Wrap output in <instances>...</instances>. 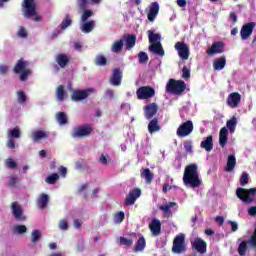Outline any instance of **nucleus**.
I'll return each mask as SVG.
<instances>
[{"instance_id": "nucleus-63", "label": "nucleus", "mask_w": 256, "mask_h": 256, "mask_svg": "<svg viewBox=\"0 0 256 256\" xmlns=\"http://www.w3.org/2000/svg\"><path fill=\"white\" fill-rule=\"evenodd\" d=\"M7 147L8 149H15V141H13V138H9L7 141Z\"/></svg>"}, {"instance_id": "nucleus-28", "label": "nucleus", "mask_w": 256, "mask_h": 256, "mask_svg": "<svg viewBox=\"0 0 256 256\" xmlns=\"http://www.w3.org/2000/svg\"><path fill=\"white\" fill-rule=\"evenodd\" d=\"M47 205H49V195L42 193L37 199V207L38 209H45Z\"/></svg>"}, {"instance_id": "nucleus-57", "label": "nucleus", "mask_w": 256, "mask_h": 256, "mask_svg": "<svg viewBox=\"0 0 256 256\" xmlns=\"http://www.w3.org/2000/svg\"><path fill=\"white\" fill-rule=\"evenodd\" d=\"M111 160L109 159V155L107 154H101L99 158V162L102 163V165H107Z\"/></svg>"}, {"instance_id": "nucleus-13", "label": "nucleus", "mask_w": 256, "mask_h": 256, "mask_svg": "<svg viewBox=\"0 0 256 256\" xmlns=\"http://www.w3.org/2000/svg\"><path fill=\"white\" fill-rule=\"evenodd\" d=\"M174 49L177 50L178 56L182 61H187V59H189V45L185 44V42H176Z\"/></svg>"}, {"instance_id": "nucleus-61", "label": "nucleus", "mask_w": 256, "mask_h": 256, "mask_svg": "<svg viewBox=\"0 0 256 256\" xmlns=\"http://www.w3.org/2000/svg\"><path fill=\"white\" fill-rule=\"evenodd\" d=\"M19 179L17 177H11L8 182V187H15Z\"/></svg>"}, {"instance_id": "nucleus-55", "label": "nucleus", "mask_w": 256, "mask_h": 256, "mask_svg": "<svg viewBox=\"0 0 256 256\" xmlns=\"http://www.w3.org/2000/svg\"><path fill=\"white\" fill-rule=\"evenodd\" d=\"M184 149L186 153H193V143L191 141H185Z\"/></svg>"}, {"instance_id": "nucleus-21", "label": "nucleus", "mask_w": 256, "mask_h": 256, "mask_svg": "<svg viewBox=\"0 0 256 256\" xmlns=\"http://www.w3.org/2000/svg\"><path fill=\"white\" fill-rule=\"evenodd\" d=\"M157 15H159V3L153 2L147 15L148 21H155Z\"/></svg>"}, {"instance_id": "nucleus-6", "label": "nucleus", "mask_w": 256, "mask_h": 256, "mask_svg": "<svg viewBox=\"0 0 256 256\" xmlns=\"http://www.w3.org/2000/svg\"><path fill=\"white\" fill-rule=\"evenodd\" d=\"M187 251V244H185V234L180 233L175 236L173 240L172 253L176 255H181Z\"/></svg>"}, {"instance_id": "nucleus-26", "label": "nucleus", "mask_w": 256, "mask_h": 256, "mask_svg": "<svg viewBox=\"0 0 256 256\" xmlns=\"http://www.w3.org/2000/svg\"><path fill=\"white\" fill-rule=\"evenodd\" d=\"M140 197H141V188H133L129 193V205H135V202Z\"/></svg>"}, {"instance_id": "nucleus-64", "label": "nucleus", "mask_w": 256, "mask_h": 256, "mask_svg": "<svg viewBox=\"0 0 256 256\" xmlns=\"http://www.w3.org/2000/svg\"><path fill=\"white\" fill-rule=\"evenodd\" d=\"M248 215H250L251 217H255V215H256V206H252L248 209Z\"/></svg>"}, {"instance_id": "nucleus-19", "label": "nucleus", "mask_w": 256, "mask_h": 256, "mask_svg": "<svg viewBox=\"0 0 256 256\" xmlns=\"http://www.w3.org/2000/svg\"><path fill=\"white\" fill-rule=\"evenodd\" d=\"M55 61L59 65V67H61V69H65V67L69 65L71 60L69 56H67V54L60 53L56 55Z\"/></svg>"}, {"instance_id": "nucleus-34", "label": "nucleus", "mask_w": 256, "mask_h": 256, "mask_svg": "<svg viewBox=\"0 0 256 256\" xmlns=\"http://www.w3.org/2000/svg\"><path fill=\"white\" fill-rule=\"evenodd\" d=\"M95 29V21L91 20L88 22H84L81 26V31L83 33H91Z\"/></svg>"}, {"instance_id": "nucleus-42", "label": "nucleus", "mask_w": 256, "mask_h": 256, "mask_svg": "<svg viewBox=\"0 0 256 256\" xmlns=\"http://www.w3.org/2000/svg\"><path fill=\"white\" fill-rule=\"evenodd\" d=\"M124 219H125V212L123 211L116 212L113 215V221L115 224L123 223Z\"/></svg>"}, {"instance_id": "nucleus-62", "label": "nucleus", "mask_w": 256, "mask_h": 256, "mask_svg": "<svg viewBox=\"0 0 256 256\" xmlns=\"http://www.w3.org/2000/svg\"><path fill=\"white\" fill-rule=\"evenodd\" d=\"M228 223L231 225L232 233H235V231H237V229H239V225L237 224V222L230 220V221H228Z\"/></svg>"}, {"instance_id": "nucleus-58", "label": "nucleus", "mask_w": 256, "mask_h": 256, "mask_svg": "<svg viewBox=\"0 0 256 256\" xmlns=\"http://www.w3.org/2000/svg\"><path fill=\"white\" fill-rule=\"evenodd\" d=\"M18 37H21L22 39H25L27 37V30L25 27L21 26L19 31L17 32Z\"/></svg>"}, {"instance_id": "nucleus-35", "label": "nucleus", "mask_w": 256, "mask_h": 256, "mask_svg": "<svg viewBox=\"0 0 256 256\" xmlns=\"http://www.w3.org/2000/svg\"><path fill=\"white\" fill-rule=\"evenodd\" d=\"M146 245H147V243L145 242V238L140 237L135 244L134 252L139 253V252L143 251L145 249Z\"/></svg>"}, {"instance_id": "nucleus-47", "label": "nucleus", "mask_w": 256, "mask_h": 256, "mask_svg": "<svg viewBox=\"0 0 256 256\" xmlns=\"http://www.w3.org/2000/svg\"><path fill=\"white\" fill-rule=\"evenodd\" d=\"M71 23H73L71 17L66 15L65 19L61 22L60 27L61 29H67V27H70Z\"/></svg>"}, {"instance_id": "nucleus-23", "label": "nucleus", "mask_w": 256, "mask_h": 256, "mask_svg": "<svg viewBox=\"0 0 256 256\" xmlns=\"http://www.w3.org/2000/svg\"><path fill=\"white\" fill-rule=\"evenodd\" d=\"M149 229L153 235H161V220L153 219L149 224Z\"/></svg>"}, {"instance_id": "nucleus-7", "label": "nucleus", "mask_w": 256, "mask_h": 256, "mask_svg": "<svg viewBox=\"0 0 256 256\" xmlns=\"http://www.w3.org/2000/svg\"><path fill=\"white\" fill-rule=\"evenodd\" d=\"M93 133V128L88 124L75 127L71 133L73 139H83V137H89Z\"/></svg>"}, {"instance_id": "nucleus-31", "label": "nucleus", "mask_w": 256, "mask_h": 256, "mask_svg": "<svg viewBox=\"0 0 256 256\" xmlns=\"http://www.w3.org/2000/svg\"><path fill=\"white\" fill-rule=\"evenodd\" d=\"M235 165H237V159L234 155H229L227 158L225 171H227V173H231V171L235 169Z\"/></svg>"}, {"instance_id": "nucleus-5", "label": "nucleus", "mask_w": 256, "mask_h": 256, "mask_svg": "<svg viewBox=\"0 0 256 256\" xmlns=\"http://www.w3.org/2000/svg\"><path fill=\"white\" fill-rule=\"evenodd\" d=\"M256 195V188H250L245 189L242 187H239L236 189V197L242 201V203H246L249 205V203H253V197Z\"/></svg>"}, {"instance_id": "nucleus-22", "label": "nucleus", "mask_w": 256, "mask_h": 256, "mask_svg": "<svg viewBox=\"0 0 256 256\" xmlns=\"http://www.w3.org/2000/svg\"><path fill=\"white\" fill-rule=\"evenodd\" d=\"M49 134L43 130H35L31 133V139L34 143H39L41 139H47Z\"/></svg>"}, {"instance_id": "nucleus-8", "label": "nucleus", "mask_w": 256, "mask_h": 256, "mask_svg": "<svg viewBox=\"0 0 256 256\" xmlns=\"http://www.w3.org/2000/svg\"><path fill=\"white\" fill-rule=\"evenodd\" d=\"M12 216L16 219V221H26L27 217L25 216V211L23 210V206L19 204L17 201L12 202L11 206Z\"/></svg>"}, {"instance_id": "nucleus-18", "label": "nucleus", "mask_w": 256, "mask_h": 256, "mask_svg": "<svg viewBox=\"0 0 256 256\" xmlns=\"http://www.w3.org/2000/svg\"><path fill=\"white\" fill-rule=\"evenodd\" d=\"M93 90H74L71 96L72 101H83L89 97V93H92Z\"/></svg>"}, {"instance_id": "nucleus-15", "label": "nucleus", "mask_w": 256, "mask_h": 256, "mask_svg": "<svg viewBox=\"0 0 256 256\" xmlns=\"http://www.w3.org/2000/svg\"><path fill=\"white\" fill-rule=\"evenodd\" d=\"M226 103L231 109H237L241 103V94L239 92H232L228 95Z\"/></svg>"}, {"instance_id": "nucleus-12", "label": "nucleus", "mask_w": 256, "mask_h": 256, "mask_svg": "<svg viewBox=\"0 0 256 256\" xmlns=\"http://www.w3.org/2000/svg\"><path fill=\"white\" fill-rule=\"evenodd\" d=\"M255 26V22H248L241 27L240 37L242 41H247V39H249V37L253 35V31H255Z\"/></svg>"}, {"instance_id": "nucleus-40", "label": "nucleus", "mask_w": 256, "mask_h": 256, "mask_svg": "<svg viewBox=\"0 0 256 256\" xmlns=\"http://www.w3.org/2000/svg\"><path fill=\"white\" fill-rule=\"evenodd\" d=\"M56 119L60 125H67L68 123L67 114H65V112H58Z\"/></svg>"}, {"instance_id": "nucleus-2", "label": "nucleus", "mask_w": 256, "mask_h": 256, "mask_svg": "<svg viewBox=\"0 0 256 256\" xmlns=\"http://www.w3.org/2000/svg\"><path fill=\"white\" fill-rule=\"evenodd\" d=\"M22 11L26 19H31L36 23L43 20V17L37 13V3L35 0H24L22 3Z\"/></svg>"}, {"instance_id": "nucleus-39", "label": "nucleus", "mask_w": 256, "mask_h": 256, "mask_svg": "<svg viewBox=\"0 0 256 256\" xmlns=\"http://www.w3.org/2000/svg\"><path fill=\"white\" fill-rule=\"evenodd\" d=\"M226 127L229 129L230 133H235V128L237 127V118L232 117L226 122Z\"/></svg>"}, {"instance_id": "nucleus-11", "label": "nucleus", "mask_w": 256, "mask_h": 256, "mask_svg": "<svg viewBox=\"0 0 256 256\" xmlns=\"http://www.w3.org/2000/svg\"><path fill=\"white\" fill-rule=\"evenodd\" d=\"M123 81V70L121 68H113L109 78V83L113 87H119Z\"/></svg>"}, {"instance_id": "nucleus-10", "label": "nucleus", "mask_w": 256, "mask_h": 256, "mask_svg": "<svg viewBox=\"0 0 256 256\" xmlns=\"http://www.w3.org/2000/svg\"><path fill=\"white\" fill-rule=\"evenodd\" d=\"M137 98L140 100H148L155 97V89L151 86H142L136 91Z\"/></svg>"}, {"instance_id": "nucleus-53", "label": "nucleus", "mask_w": 256, "mask_h": 256, "mask_svg": "<svg viewBox=\"0 0 256 256\" xmlns=\"http://www.w3.org/2000/svg\"><path fill=\"white\" fill-rule=\"evenodd\" d=\"M58 227L61 231H67L69 229V223L67 220H60Z\"/></svg>"}, {"instance_id": "nucleus-44", "label": "nucleus", "mask_w": 256, "mask_h": 256, "mask_svg": "<svg viewBox=\"0 0 256 256\" xmlns=\"http://www.w3.org/2000/svg\"><path fill=\"white\" fill-rule=\"evenodd\" d=\"M239 183H240L241 187H245V185L249 184V174L247 172L242 173Z\"/></svg>"}, {"instance_id": "nucleus-56", "label": "nucleus", "mask_w": 256, "mask_h": 256, "mask_svg": "<svg viewBox=\"0 0 256 256\" xmlns=\"http://www.w3.org/2000/svg\"><path fill=\"white\" fill-rule=\"evenodd\" d=\"M136 41H137V36H135L134 34H130L129 35V49H133V47H135Z\"/></svg>"}, {"instance_id": "nucleus-24", "label": "nucleus", "mask_w": 256, "mask_h": 256, "mask_svg": "<svg viewBox=\"0 0 256 256\" xmlns=\"http://www.w3.org/2000/svg\"><path fill=\"white\" fill-rule=\"evenodd\" d=\"M148 131L151 135L153 133H157V131H161V126L159 125V118H152L148 124Z\"/></svg>"}, {"instance_id": "nucleus-59", "label": "nucleus", "mask_w": 256, "mask_h": 256, "mask_svg": "<svg viewBox=\"0 0 256 256\" xmlns=\"http://www.w3.org/2000/svg\"><path fill=\"white\" fill-rule=\"evenodd\" d=\"M87 0H78V7L80 11H85L87 9Z\"/></svg>"}, {"instance_id": "nucleus-52", "label": "nucleus", "mask_w": 256, "mask_h": 256, "mask_svg": "<svg viewBox=\"0 0 256 256\" xmlns=\"http://www.w3.org/2000/svg\"><path fill=\"white\" fill-rule=\"evenodd\" d=\"M89 17H93V11L91 10H84L82 14V21L83 23H86V21L89 19Z\"/></svg>"}, {"instance_id": "nucleus-29", "label": "nucleus", "mask_w": 256, "mask_h": 256, "mask_svg": "<svg viewBox=\"0 0 256 256\" xmlns=\"http://www.w3.org/2000/svg\"><path fill=\"white\" fill-rule=\"evenodd\" d=\"M147 33L150 45L161 43V34H156L153 30H148Z\"/></svg>"}, {"instance_id": "nucleus-41", "label": "nucleus", "mask_w": 256, "mask_h": 256, "mask_svg": "<svg viewBox=\"0 0 256 256\" xmlns=\"http://www.w3.org/2000/svg\"><path fill=\"white\" fill-rule=\"evenodd\" d=\"M59 181V174L53 173L45 179V183L48 185H55Z\"/></svg>"}, {"instance_id": "nucleus-60", "label": "nucleus", "mask_w": 256, "mask_h": 256, "mask_svg": "<svg viewBox=\"0 0 256 256\" xmlns=\"http://www.w3.org/2000/svg\"><path fill=\"white\" fill-rule=\"evenodd\" d=\"M104 97H107L108 99H114L115 92L112 89H107Z\"/></svg>"}, {"instance_id": "nucleus-45", "label": "nucleus", "mask_w": 256, "mask_h": 256, "mask_svg": "<svg viewBox=\"0 0 256 256\" xmlns=\"http://www.w3.org/2000/svg\"><path fill=\"white\" fill-rule=\"evenodd\" d=\"M238 253L240 256H245L247 253V241H242L238 246Z\"/></svg>"}, {"instance_id": "nucleus-54", "label": "nucleus", "mask_w": 256, "mask_h": 256, "mask_svg": "<svg viewBox=\"0 0 256 256\" xmlns=\"http://www.w3.org/2000/svg\"><path fill=\"white\" fill-rule=\"evenodd\" d=\"M191 77V70L187 68V66H184L182 68V78L183 79H189Z\"/></svg>"}, {"instance_id": "nucleus-46", "label": "nucleus", "mask_w": 256, "mask_h": 256, "mask_svg": "<svg viewBox=\"0 0 256 256\" xmlns=\"http://www.w3.org/2000/svg\"><path fill=\"white\" fill-rule=\"evenodd\" d=\"M42 234L40 230H33L32 231V243H39L41 240Z\"/></svg>"}, {"instance_id": "nucleus-36", "label": "nucleus", "mask_w": 256, "mask_h": 256, "mask_svg": "<svg viewBox=\"0 0 256 256\" xmlns=\"http://www.w3.org/2000/svg\"><path fill=\"white\" fill-rule=\"evenodd\" d=\"M67 92H65V87L63 85H59L56 89V98L58 101H63Z\"/></svg>"}, {"instance_id": "nucleus-1", "label": "nucleus", "mask_w": 256, "mask_h": 256, "mask_svg": "<svg viewBox=\"0 0 256 256\" xmlns=\"http://www.w3.org/2000/svg\"><path fill=\"white\" fill-rule=\"evenodd\" d=\"M183 183L184 185H189L192 189L201 185L197 164H190L186 166L183 175Z\"/></svg>"}, {"instance_id": "nucleus-38", "label": "nucleus", "mask_w": 256, "mask_h": 256, "mask_svg": "<svg viewBox=\"0 0 256 256\" xmlns=\"http://www.w3.org/2000/svg\"><path fill=\"white\" fill-rule=\"evenodd\" d=\"M8 137L9 139H19V137H21V129H19V127L10 129L8 131Z\"/></svg>"}, {"instance_id": "nucleus-50", "label": "nucleus", "mask_w": 256, "mask_h": 256, "mask_svg": "<svg viewBox=\"0 0 256 256\" xmlns=\"http://www.w3.org/2000/svg\"><path fill=\"white\" fill-rule=\"evenodd\" d=\"M14 231L18 233V235H23V233H27V226L17 225L15 226Z\"/></svg>"}, {"instance_id": "nucleus-9", "label": "nucleus", "mask_w": 256, "mask_h": 256, "mask_svg": "<svg viewBox=\"0 0 256 256\" xmlns=\"http://www.w3.org/2000/svg\"><path fill=\"white\" fill-rule=\"evenodd\" d=\"M193 129V121L187 120L177 128L176 135L178 137H188V135H191L193 133Z\"/></svg>"}, {"instance_id": "nucleus-48", "label": "nucleus", "mask_w": 256, "mask_h": 256, "mask_svg": "<svg viewBox=\"0 0 256 256\" xmlns=\"http://www.w3.org/2000/svg\"><path fill=\"white\" fill-rule=\"evenodd\" d=\"M5 166L7 169H17V162H15L12 158H8L5 160Z\"/></svg>"}, {"instance_id": "nucleus-20", "label": "nucleus", "mask_w": 256, "mask_h": 256, "mask_svg": "<svg viewBox=\"0 0 256 256\" xmlns=\"http://www.w3.org/2000/svg\"><path fill=\"white\" fill-rule=\"evenodd\" d=\"M149 51L154 53V55H158L159 57H165V50L163 49V45L161 42H157L156 44H150Z\"/></svg>"}, {"instance_id": "nucleus-33", "label": "nucleus", "mask_w": 256, "mask_h": 256, "mask_svg": "<svg viewBox=\"0 0 256 256\" xmlns=\"http://www.w3.org/2000/svg\"><path fill=\"white\" fill-rule=\"evenodd\" d=\"M141 177L145 179L147 185H151V183H153L154 175L149 168H146L142 171Z\"/></svg>"}, {"instance_id": "nucleus-43", "label": "nucleus", "mask_w": 256, "mask_h": 256, "mask_svg": "<svg viewBox=\"0 0 256 256\" xmlns=\"http://www.w3.org/2000/svg\"><path fill=\"white\" fill-rule=\"evenodd\" d=\"M123 49V40L120 39L112 45V51L113 53H119Z\"/></svg>"}, {"instance_id": "nucleus-30", "label": "nucleus", "mask_w": 256, "mask_h": 256, "mask_svg": "<svg viewBox=\"0 0 256 256\" xmlns=\"http://www.w3.org/2000/svg\"><path fill=\"white\" fill-rule=\"evenodd\" d=\"M225 65H227V59H225V57L216 59L213 63L214 71H221L225 69Z\"/></svg>"}, {"instance_id": "nucleus-3", "label": "nucleus", "mask_w": 256, "mask_h": 256, "mask_svg": "<svg viewBox=\"0 0 256 256\" xmlns=\"http://www.w3.org/2000/svg\"><path fill=\"white\" fill-rule=\"evenodd\" d=\"M29 67V62L25 61L23 58L19 59L13 68V72L16 75H20L19 79L20 81H27L29 79V75H31V69Z\"/></svg>"}, {"instance_id": "nucleus-49", "label": "nucleus", "mask_w": 256, "mask_h": 256, "mask_svg": "<svg viewBox=\"0 0 256 256\" xmlns=\"http://www.w3.org/2000/svg\"><path fill=\"white\" fill-rule=\"evenodd\" d=\"M17 95H18V103H20V105H23L25 101H27V95L23 91H18Z\"/></svg>"}, {"instance_id": "nucleus-37", "label": "nucleus", "mask_w": 256, "mask_h": 256, "mask_svg": "<svg viewBox=\"0 0 256 256\" xmlns=\"http://www.w3.org/2000/svg\"><path fill=\"white\" fill-rule=\"evenodd\" d=\"M94 63L98 67H105L107 66V58L103 54H99L98 56H96Z\"/></svg>"}, {"instance_id": "nucleus-51", "label": "nucleus", "mask_w": 256, "mask_h": 256, "mask_svg": "<svg viewBox=\"0 0 256 256\" xmlns=\"http://www.w3.org/2000/svg\"><path fill=\"white\" fill-rule=\"evenodd\" d=\"M139 63H147L149 61V55L145 52H140L138 54Z\"/></svg>"}, {"instance_id": "nucleus-14", "label": "nucleus", "mask_w": 256, "mask_h": 256, "mask_svg": "<svg viewBox=\"0 0 256 256\" xmlns=\"http://www.w3.org/2000/svg\"><path fill=\"white\" fill-rule=\"evenodd\" d=\"M143 111L145 119L149 121L157 115V112L159 111V106L157 105V103L153 102L144 106Z\"/></svg>"}, {"instance_id": "nucleus-32", "label": "nucleus", "mask_w": 256, "mask_h": 256, "mask_svg": "<svg viewBox=\"0 0 256 256\" xmlns=\"http://www.w3.org/2000/svg\"><path fill=\"white\" fill-rule=\"evenodd\" d=\"M171 207H177V203L175 202H169L166 205H162L159 207L160 211H163L165 217H171L173 213L171 212Z\"/></svg>"}, {"instance_id": "nucleus-25", "label": "nucleus", "mask_w": 256, "mask_h": 256, "mask_svg": "<svg viewBox=\"0 0 256 256\" xmlns=\"http://www.w3.org/2000/svg\"><path fill=\"white\" fill-rule=\"evenodd\" d=\"M200 147L201 149H205L207 153H211V151H213V136L210 135L206 137V139L200 143Z\"/></svg>"}, {"instance_id": "nucleus-4", "label": "nucleus", "mask_w": 256, "mask_h": 256, "mask_svg": "<svg viewBox=\"0 0 256 256\" xmlns=\"http://www.w3.org/2000/svg\"><path fill=\"white\" fill-rule=\"evenodd\" d=\"M187 89V84L183 80H175L171 78L166 84L167 93L172 95H183V92Z\"/></svg>"}, {"instance_id": "nucleus-17", "label": "nucleus", "mask_w": 256, "mask_h": 256, "mask_svg": "<svg viewBox=\"0 0 256 256\" xmlns=\"http://www.w3.org/2000/svg\"><path fill=\"white\" fill-rule=\"evenodd\" d=\"M192 249H195L198 253L203 255V254L207 253V242H205L201 238H196L192 242Z\"/></svg>"}, {"instance_id": "nucleus-16", "label": "nucleus", "mask_w": 256, "mask_h": 256, "mask_svg": "<svg viewBox=\"0 0 256 256\" xmlns=\"http://www.w3.org/2000/svg\"><path fill=\"white\" fill-rule=\"evenodd\" d=\"M206 53L210 57L213 55L225 53V43L221 41L212 43L211 47L206 51Z\"/></svg>"}, {"instance_id": "nucleus-27", "label": "nucleus", "mask_w": 256, "mask_h": 256, "mask_svg": "<svg viewBox=\"0 0 256 256\" xmlns=\"http://www.w3.org/2000/svg\"><path fill=\"white\" fill-rule=\"evenodd\" d=\"M228 135H229V131L227 130L226 127H223L220 129V133H219V145L220 147H225V145H227V141H228Z\"/></svg>"}]
</instances>
